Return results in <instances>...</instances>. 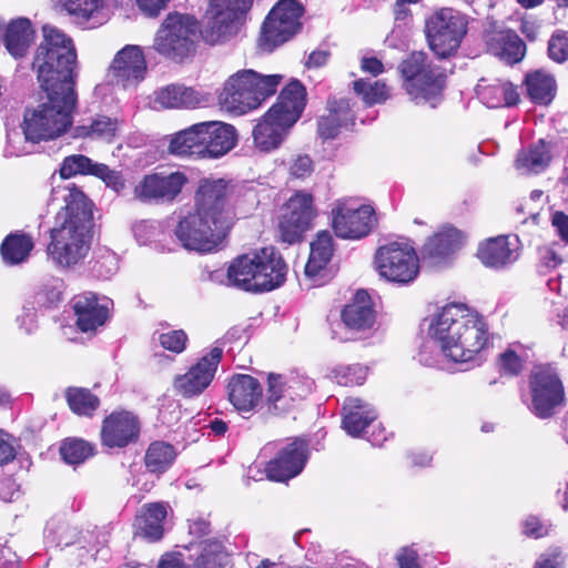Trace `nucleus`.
I'll return each mask as SVG.
<instances>
[{
    "instance_id": "obj_44",
    "label": "nucleus",
    "mask_w": 568,
    "mask_h": 568,
    "mask_svg": "<svg viewBox=\"0 0 568 568\" xmlns=\"http://www.w3.org/2000/svg\"><path fill=\"white\" fill-rule=\"evenodd\" d=\"M60 454L67 464L78 465L93 455V447L83 439L68 438L62 443Z\"/></svg>"
},
{
    "instance_id": "obj_43",
    "label": "nucleus",
    "mask_w": 568,
    "mask_h": 568,
    "mask_svg": "<svg viewBox=\"0 0 568 568\" xmlns=\"http://www.w3.org/2000/svg\"><path fill=\"white\" fill-rule=\"evenodd\" d=\"M67 400L73 413L85 416H90L99 405L98 397L83 388H69Z\"/></svg>"
},
{
    "instance_id": "obj_51",
    "label": "nucleus",
    "mask_w": 568,
    "mask_h": 568,
    "mask_svg": "<svg viewBox=\"0 0 568 568\" xmlns=\"http://www.w3.org/2000/svg\"><path fill=\"white\" fill-rule=\"evenodd\" d=\"M559 247L560 244L554 243L538 248V268L541 273L552 271L564 262Z\"/></svg>"
},
{
    "instance_id": "obj_33",
    "label": "nucleus",
    "mask_w": 568,
    "mask_h": 568,
    "mask_svg": "<svg viewBox=\"0 0 568 568\" xmlns=\"http://www.w3.org/2000/svg\"><path fill=\"white\" fill-rule=\"evenodd\" d=\"M0 38L8 52L19 59L27 54L34 39V30L31 22L26 18H19L7 26L0 24Z\"/></svg>"
},
{
    "instance_id": "obj_49",
    "label": "nucleus",
    "mask_w": 568,
    "mask_h": 568,
    "mask_svg": "<svg viewBox=\"0 0 568 568\" xmlns=\"http://www.w3.org/2000/svg\"><path fill=\"white\" fill-rule=\"evenodd\" d=\"M334 379L343 386L362 385L367 376V367L362 364L338 366L333 371Z\"/></svg>"
},
{
    "instance_id": "obj_53",
    "label": "nucleus",
    "mask_w": 568,
    "mask_h": 568,
    "mask_svg": "<svg viewBox=\"0 0 568 568\" xmlns=\"http://www.w3.org/2000/svg\"><path fill=\"white\" fill-rule=\"evenodd\" d=\"M187 336L182 329L162 333L159 336L161 346L168 351L180 354L185 349Z\"/></svg>"
},
{
    "instance_id": "obj_62",
    "label": "nucleus",
    "mask_w": 568,
    "mask_h": 568,
    "mask_svg": "<svg viewBox=\"0 0 568 568\" xmlns=\"http://www.w3.org/2000/svg\"><path fill=\"white\" fill-rule=\"evenodd\" d=\"M141 12L150 18L158 17L170 0H135Z\"/></svg>"
},
{
    "instance_id": "obj_63",
    "label": "nucleus",
    "mask_w": 568,
    "mask_h": 568,
    "mask_svg": "<svg viewBox=\"0 0 568 568\" xmlns=\"http://www.w3.org/2000/svg\"><path fill=\"white\" fill-rule=\"evenodd\" d=\"M551 224L560 239L568 244V215L557 211L551 215Z\"/></svg>"
},
{
    "instance_id": "obj_10",
    "label": "nucleus",
    "mask_w": 568,
    "mask_h": 568,
    "mask_svg": "<svg viewBox=\"0 0 568 568\" xmlns=\"http://www.w3.org/2000/svg\"><path fill=\"white\" fill-rule=\"evenodd\" d=\"M229 229V225L215 223L211 216L194 210L179 221L174 234L185 250L210 253L217 248Z\"/></svg>"
},
{
    "instance_id": "obj_32",
    "label": "nucleus",
    "mask_w": 568,
    "mask_h": 568,
    "mask_svg": "<svg viewBox=\"0 0 568 568\" xmlns=\"http://www.w3.org/2000/svg\"><path fill=\"white\" fill-rule=\"evenodd\" d=\"M463 233L453 226H445L427 240L423 255L434 264L440 263L462 247Z\"/></svg>"
},
{
    "instance_id": "obj_7",
    "label": "nucleus",
    "mask_w": 568,
    "mask_h": 568,
    "mask_svg": "<svg viewBox=\"0 0 568 568\" xmlns=\"http://www.w3.org/2000/svg\"><path fill=\"white\" fill-rule=\"evenodd\" d=\"M282 80L281 74H263L253 69L240 70L224 82L219 102L230 113L246 114L275 94Z\"/></svg>"
},
{
    "instance_id": "obj_38",
    "label": "nucleus",
    "mask_w": 568,
    "mask_h": 568,
    "mask_svg": "<svg viewBox=\"0 0 568 568\" xmlns=\"http://www.w3.org/2000/svg\"><path fill=\"white\" fill-rule=\"evenodd\" d=\"M333 255V237L328 231L320 232L316 240L311 243V253L305 265V274L315 276L329 262Z\"/></svg>"
},
{
    "instance_id": "obj_31",
    "label": "nucleus",
    "mask_w": 568,
    "mask_h": 568,
    "mask_svg": "<svg viewBox=\"0 0 568 568\" xmlns=\"http://www.w3.org/2000/svg\"><path fill=\"white\" fill-rule=\"evenodd\" d=\"M376 417V409L371 403L357 397L345 399L342 425L348 435L353 437L361 436Z\"/></svg>"
},
{
    "instance_id": "obj_17",
    "label": "nucleus",
    "mask_w": 568,
    "mask_h": 568,
    "mask_svg": "<svg viewBox=\"0 0 568 568\" xmlns=\"http://www.w3.org/2000/svg\"><path fill=\"white\" fill-rule=\"evenodd\" d=\"M232 185L224 179H204L195 195L194 210L211 216L215 223L231 226L233 213L227 206Z\"/></svg>"
},
{
    "instance_id": "obj_60",
    "label": "nucleus",
    "mask_w": 568,
    "mask_h": 568,
    "mask_svg": "<svg viewBox=\"0 0 568 568\" xmlns=\"http://www.w3.org/2000/svg\"><path fill=\"white\" fill-rule=\"evenodd\" d=\"M313 171V163L307 155H297L290 166V172L297 179H304Z\"/></svg>"
},
{
    "instance_id": "obj_5",
    "label": "nucleus",
    "mask_w": 568,
    "mask_h": 568,
    "mask_svg": "<svg viewBox=\"0 0 568 568\" xmlns=\"http://www.w3.org/2000/svg\"><path fill=\"white\" fill-rule=\"evenodd\" d=\"M305 106V89L298 81L290 82L280 93L277 102L258 121L253 139L261 151L280 146L287 131L300 119Z\"/></svg>"
},
{
    "instance_id": "obj_8",
    "label": "nucleus",
    "mask_w": 568,
    "mask_h": 568,
    "mask_svg": "<svg viewBox=\"0 0 568 568\" xmlns=\"http://www.w3.org/2000/svg\"><path fill=\"white\" fill-rule=\"evenodd\" d=\"M197 33L193 18L170 13L158 29L152 47L162 57L181 62L193 53Z\"/></svg>"
},
{
    "instance_id": "obj_57",
    "label": "nucleus",
    "mask_w": 568,
    "mask_h": 568,
    "mask_svg": "<svg viewBox=\"0 0 568 568\" xmlns=\"http://www.w3.org/2000/svg\"><path fill=\"white\" fill-rule=\"evenodd\" d=\"M342 126H346V124L337 120V118L326 114L320 119L317 131L322 139L328 140L336 138Z\"/></svg>"
},
{
    "instance_id": "obj_24",
    "label": "nucleus",
    "mask_w": 568,
    "mask_h": 568,
    "mask_svg": "<svg viewBox=\"0 0 568 568\" xmlns=\"http://www.w3.org/2000/svg\"><path fill=\"white\" fill-rule=\"evenodd\" d=\"M112 301L92 292L79 294L72 300L77 317L75 324L81 332H93L103 326L109 318Z\"/></svg>"
},
{
    "instance_id": "obj_58",
    "label": "nucleus",
    "mask_w": 568,
    "mask_h": 568,
    "mask_svg": "<svg viewBox=\"0 0 568 568\" xmlns=\"http://www.w3.org/2000/svg\"><path fill=\"white\" fill-rule=\"evenodd\" d=\"M327 114L337 118V120L346 125L353 121V113L347 99L329 100Z\"/></svg>"
},
{
    "instance_id": "obj_40",
    "label": "nucleus",
    "mask_w": 568,
    "mask_h": 568,
    "mask_svg": "<svg viewBox=\"0 0 568 568\" xmlns=\"http://www.w3.org/2000/svg\"><path fill=\"white\" fill-rule=\"evenodd\" d=\"M529 98L538 104H548L552 101L556 91V81L551 74L536 71L526 78Z\"/></svg>"
},
{
    "instance_id": "obj_1",
    "label": "nucleus",
    "mask_w": 568,
    "mask_h": 568,
    "mask_svg": "<svg viewBox=\"0 0 568 568\" xmlns=\"http://www.w3.org/2000/svg\"><path fill=\"white\" fill-rule=\"evenodd\" d=\"M44 40L37 49L33 69L45 98L32 110H27L23 133L31 142L53 140L72 124L77 105L73 89L77 77V52L73 41L53 26L43 27Z\"/></svg>"
},
{
    "instance_id": "obj_59",
    "label": "nucleus",
    "mask_w": 568,
    "mask_h": 568,
    "mask_svg": "<svg viewBox=\"0 0 568 568\" xmlns=\"http://www.w3.org/2000/svg\"><path fill=\"white\" fill-rule=\"evenodd\" d=\"M16 457L14 439L0 429V465L7 464Z\"/></svg>"
},
{
    "instance_id": "obj_30",
    "label": "nucleus",
    "mask_w": 568,
    "mask_h": 568,
    "mask_svg": "<svg viewBox=\"0 0 568 568\" xmlns=\"http://www.w3.org/2000/svg\"><path fill=\"white\" fill-rule=\"evenodd\" d=\"M58 4L82 29H94L106 21L104 0H58Z\"/></svg>"
},
{
    "instance_id": "obj_52",
    "label": "nucleus",
    "mask_w": 568,
    "mask_h": 568,
    "mask_svg": "<svg viewBox=\"0 0 568 568\" xmlns=\"http://www.w3.org/2000/svg\"><path fill=\"white\" fill-rule=\"evenodd\" d=\"M94 169L93 176L101 179L108 187L115 192H120L124 187V179L120 172L111 170L103 163H98Z\"/></svg>"
},
{
    "instance_id": "obj_56",
    "label": "nucleus",
    "mask_w": 568,
    "mask_h": 568,
    "mask_svg": "<svg viewBox=\"0 0 568 568\" xmlns=\"http://www.w3.org/2000/svg\"><path fill=\"white\" fill-rule=\"evenodd\" d=\"M498 365L500 372L508 376H515L519 374L523 368V362L520 357L511 349H507L499 355Z\"/></svg>"
},
{
    "instance_id": "obj_42",
    "label": "nucleus",
    "mask_w": 568,
    "mask_h": 568,
    "mask_svg": "<svg viewBox=\"0 0 568 568\" xmlns=\"http://www.w3.org/2000/svg\"><path fill=\"white\" fill-rule=\"evenodd\" d=\"M116 131V122L108 116H99L90 125H81L75 129L79 138L102 139L110 141Z\"/></svg>"
},
{
    "instance_id": "obj_45",
    "label": "nucleus",
    "mask_w": 568,
    "mask_h": 568,
    "mask_svg": "<svg viewBox=\"0 0 568 568\" xmlns=\"http://www.w3.org/2000/svg\"><path fill=\"white\" fill-rule=\"evenodd\" d=\"M354 91L361 95L366 105L382 103L388 98V89L385 83L359 79L354 82Z\"/></svg>"
},
{
    "instance_id": "obj_35",
    "label": "nucleus",
    "mask_w": 568,
    "mask_h": 568,
    "mask_svg": "<svg viewBox=\"0 0 568 568\" xmlns=\"http://www.w3.org/2000/svg\"><path fill=\"white\" fill-rule=\"evenodd\" d=\"M551 160V143L544 139L531 144L526 151L518 154L516 169L521 174L539 173L544 171Z\"/></svg>"
},
{
    "instance_id": "obj_20",
    "label": "nucleus",
    "mask_w": 568,
    "mask_h": 568,
    "mask_svg": "<svg viewBox=\"0 0 568 568\" xmlns=\"http://www.w3.org/2000/svg\"><path fill=\"white\" fill-rule=\"evenodd\" d=\"M341 321L349 335H342L336 329L333 331V338L341 342L357 338V336L368 333L373 329L376 313L371 303V298L365 291H358L354 301L347 304L342 313Z\"/></svg>"
},
{
    "instance_id": "obj_54",
    "label": "nucleus",
    "mask_w": 568,
    "mask_h": 568,
    "mask_svg": "<svg viewBox=\"0 0 568 568\" xmlns=\"http://www.w3.org/2000/svg\"><path fill=\"white\" fill-rule=\"evenodd\" d=\"M523 534L527 537L539 539L550 535L551 525L542 523L536 516H528L521 524Z\"/></svg>"
},
{
    "instance_id": "obj_27",
    "label": "nucleus",
    "mask_w": 568,
    "mask_h": 568,
    "mask_svg": "<svg viewBox=\"0 0 568 568\" xmlns=\"http://www.w3.org/2000/svg\"><path fill=\"white\" fill-rule=\"evenodd\" d=\"M477 257L489 268L503 270L519 257V239L499 235L485 240L478 245Z\"/></svg>"
},
{
    "instance_id": "obj_50",
    "label": "nucleus",
    "mask_w": 568,
    "mask_h": 568,
    "mask_svg": "<svg viewBox=\"0 0 568 568\" xmlns=\"http://www.w3.org/2000/svg\"><path fill=\"white\" fill-rule=\"evenodd\" d=\"M548 57L562 63L568 60V32L564 30L555 31L548 41Z\"/></svg>"
},
{
    "instance_id": "obj_55",
    "label": "nucleus",
    "mask_w": 568,
    "mask_h": 568,
    "mask_svg": "<svg viewBox=\"0 0 568 568\" xmlns=\"http://www.w3.org/2000/svg\"><path fill=\"white\" fill-rule=\"evenodd\" d=\"M395 560L398 568H422L419 550L415 545L400 547L395 555Z\"/></svg>"
},
{
    "instance_id": "obj_21",
    "label": "nucleus",
    "mask_w": 568,
    "mask_h": 568,
    "mask_svg": "<svg viewBox=\"0 0 568 568\" xmlns=\"http://www.w3.org/2000/svg\"><path fill=\"white\" fill-rule=\"evenodd\" d=\"M146 73V61L138 45H126L120 50L109 70L112 82L123 89L136 87Z\"/></svg>"
},
{
    "instance_id": "obj_26",
    "label": "nucleus",
    "mask_w": 568,
    "mask_h": 568,
    "mask_svg": "<svg viewBox=\"0 0 568 568\" xmlns=\"http://www.w3.org/2000/svg\"><path fill=\"white\" fill-rule=\"evenodd\" d=\"M140 423L130 412H113L103 420L102 444L110 448H122L138 439Z\"/></svg>"
},
{
    "instance_id": "obj_9",
    "label": "nucleus",
    "mask_w": 568,
    "mask_h": 568,
    "mask_svg": "<svg viewBox=\"0 0 568 568\" xmlns=\"http://www.w3.org/2000/svg\"><path fill=\"white\" fill-rule=\"evenodd\" d=\"M406 92L416 103L436 106L444 88V75L427 62L423 52H413L400 64Z\"/></svg>"
},
{
    "instance_id": "obj_3",
    "label": "nucleus",
    "mask_w": 568,
    "mask_h": 568,
    "mask_svg": "<svg viewBox=\"0 0 568 568\" xmlns=\"http://www.w3.org/2000/svg\"><path fill=\"white\" fill-rule=\"evenodd\" d=\"M427 322L429 343L454 363L474 361L488 342L484 317L463 304L446 305Z\"/></svg>"
},
{
    "instance_id": "obj_6",
    "label": "nucleus",
    "mask_w": 568,
    "mask_h": 568,
    "mask_svg": "<svg viewBox=\"0 0 568 568\" xmlns=\"http://www.w3.org/2000/svg\"><path fill=\"white\" fill-rule=\"evenodd\" d=\"M236 138L235 128L231 124L200 122L171 135L168 150L180 156L216 159L235 146Z\"/></svg>"
},
{
    "instance_id": "obj_47",
    "label": "nucleus",
    "mask_w": 568,
    "mask_h": 568,
    "mask_svg": "<svg viewBox=\"0 0 568 568\" xmlns=\"http://www.w3.org/2000/svg\"><path fill=\"white\" fill-rule=\"evenodd\" d=\"M568 552L565 547L552 544L536 558L532 568H566Z\"/></svg>"
},
{
    "instance_id": "obj_37",
    "label": "nucleus",
    "mask_w": 568,
    "mask_h": 568,
    "mask_svg": "<svg viewBox=\"0 0 568 568\" xmlns=\"http://www.w3.org/2000/svg\"><path fill=\"white\" fill-rule=\"evenodd\" d=\"M34 247L33 239L24 233H11L2 242L0 253L7 265H18L28 260Z\"/></svg>"
},
{
    "instance_id": "obj_48",
    "label": "nucleus",
    "mask_w": 568,
    "mask_h": 568,
    "mask_svg": "<svg viewBox=\"0 0 568 568\" xmlns=\"http://www.w3.org/2000/svg\"><path fill=\"white\" fill-rule=\"evenodd\" d=\"M201 552L195 559V565L201 568H217L224 562L222 545L219 541L205 540L201 545Z\"/></svg>"
},
{
    "instance_id": "obj_23",
    "label": "nucleus",
    "mask_w": 568,
    "mask_h": 568,
    "mask_svg": "<svg viewBox=\"0 0 568 568\" xmlns=\"http://www.w3.org/2000/svg\"><path fill=\"white\" fill-rule=\"evenodd\" d=\"M186 178L181 172L145 175L134 187V196L141 202L172 201L182 190Z\"/></svg>"
},
{
    "instance_id": "obj_18",
    "label": "nucleus",
    "mask_w": 568,
    "mask_h": 568,
    "mask_svg": "<svg viewBox=\"0 0 568 568\" xmlns=\"http://www.w3.org/2000/svg\"><path fill=\"white\" fill-rule=\"evenodd\" d=\"M314 216L313 196L305 192L296 193L286 202L280 216L281 239L290 244L297 242Z\"/></svg>"
},
{
    "instance_id": "obj_61",
    "label": "nucleus",
    "mask_w": 568,
    "mask_h": 568,
    "mask_svg": "<svg viewBox=\"0 0 568 568\" xmlns=\"http://www.w3.org/2000/svg\"><path fill=\"white\" fill-rule=\"evenodd\" d=\"M132 231L140 244H146L154 236L155 226L151 221H139L133 225Z\"/></svg>"
},
{
    "instance_id": "obj_39",
    "label": "nucleus",
    "mask_w": 568,
    "mask_h": 568,
    "mask_svg": "<svg viewBox=\"0 0 568 568\" xmlns=\"http://www.w3.org/2000/svg\"><path fill=\"white\" fill-rule=\"evenodd\" d=\"M479 94L488 108L511 106L519 101L517 88L507 81L497 80L487 87L479 85Z\"/></svg>"
},
{
    "instance_id": "obj_12",
    "label": "nucleus",
    "mask_w": 568,
    "mask_h": 568,
    "mask_svg": "<svg viewBox=\"0 0 568 568\" xmlns=\"http://www.w3.org/2000/svg\"><path fill=\"white\" fill-rule=\"evenodd\" d=\"M331 217L335 235L352 241L366 237L377 223L374 209L353 199L337 200L333 204Z\"/></svg>"
},
{
    "instance_id": "obj_22",
    "label": "nucleus",
    "mask_w": 568,
    "mask_h": 568,
    "mask_svg": "<svg viewBox=\"0 0 568 568\" xmlns=\"http://www.w3.org/2000/svg\"><path fill=\"white\" fill-rule=\"evenodd\" d=\"M307 459V443L295 439L283 447L277 456L267 463V478L273 481H287L302 473Z\"/></svg>"
},
{
    "instance_id": "obj_46",
    "label": "nucleus",
    "mask_w": 568,
    "mask_h": 568,
    "mask_svg": "<svg viewBox=\"0 0 568 568\" xmlns=\"http://www.w3.org/2000/svg\"><path fill=\"white\" fill-rule=\"evenodd\" d=\"M94 166H98V162H93L90 158L82 154H72L64 158L60 168V178L70 179L78 174L93 175Z\"/></svg>"
},
{
    "instance_id": "obj_41",
    "label": "nucleus",
    "mask_w": 568,
    "mask_h": 568,
    "mask_svg": "<svg viewBox=\"0 0 568 568\" xmlns=\"http://www.w3.org/2000/svg\"><path fill=\"white\" fill-rule=\"evenodd\" d=\"M174 447L164 442L152 443L145 454V466L152 473L165 471L175 459Z\"/></svg>"
},
{
    "instance_id": "obj_11",
    "label": "nucleus",
    "mask_w": 568,
    "mask_h": 568,
    "mask_svg": "<svg viewBox=\"0 0 568 568\" xmlns=\"http://www.w3.org/2000/svg\"><path fill=\"white\" fill-rule=\"evenodd\" d=\"M467 32V19L449 8H443L427 18L425 33L430 50L439 58L453 55Z\"/></svg>"
},
{
    "instance_id": "obj_36",
    "label": "nucleus",
    "mask_w": 568,
    "mask_h": 568,
    "mask_svg": "<svg viewBox=\"0 0 568 568\" xmlns=\"http://www.w3.org/2000/svg\"><path fill=\"white\" fill-rule=\"evenodd\" d=\"M165 517L166 508L163 504L145 505L135 520L139 534L151 541L159 540L163 535L162 524Z\"/></svg>"
},
{
    "instance_id": "obj_15",
    "label": "nucleus",
    "mask_w": 568,
    "mask_h": 568,
    "mask_svg": "<svg viewBox=\"0 0 568 568\" xmlns=\"http://www.w3.org/2000/svg\"><path fill=\"white\" fill-rule=\"evenodd\" d=\"M529 390L528 408L538 418H550L565 405L564 385L551 367H538L531 373Z\"/></svg>"
},
{
    "instance_id": "obj_13",
    "label": "nucleus",
    "mask_w": 568,
    "mask_h": 568,
    "mask_svg": "<svg viewBox=\"0 0 568 568\" xmlns=\"http://www.w3.org/2000/svg\"><path fill=\"white\" fill-rule=\"evenodd\" d=\"M303 13L304 8L297 0H280L264 21L260 47L272 51L292 39L302 28Z\"/></svg>"
},
{
    "instance_id": "obj_2",
    "label": "nucleus",
    "mask_w": 568,
    "mask_h": 568,
    "mask_svg": "<svg viewBox=\"0 0 568 568\" xmlns=\"http://www.w3.org/2000/svg\"><path fill=\"white\" fill-rule=\"evenodd\" d=\"M53 196H60L65 205L57 213L50 231L47 252L60 267H71L87 256L92 237V203L74 184L55 186Z\"/></svg>"
},
{
    "instance_id": "obj_64",
    "label": "nucleus",
    "mask_w": 568,
    "mask_h": 568,
    "mask_svg": "<svg viewBox=\"0 0 568 568\" xmlns=\"http://www.w3.org/2000/svg\"><path fill=\"white\" fill-rule=\"evenodd\" d=\"M417 2L418 0H395L393 10L395 20L406 22L410 17L409 6Z\"/></svg>"
},
{
    "instance_id": "obj_19",
    "label": "nucleus",
    "mask_w": 568,
    "mask_h": 568,
    "mask_svg": "<svg viewBox=\"0 0 568 568\" xmlns=\"http://www.w3.org/2000/svg\"><path fill=\"white\" fill-rule=\"evenodd\" d=\"M222 355L223 349L221 347H213L192 365L186 373L174 378L175 390L184 397L200 395L212 383Z\"/></svg>"
},
{
    "instance_id": "obj_14",
    "label": "nucleus",
    "mask_w": 568,
    "mask_h": 568,
    "mask_svg": "<svg viewBox=\"0 0 568 568\" xmlns=\"http://www.w3.org/2000/svg\"><path fill=\"white\" fill-rule=\"evenodd\" d=\"M375 263L382 277L398 284L413 282L419 273L416 252L406 242H390L381 246L375 254Z\"/></svg>"
},
{
    "instance_id": "obj_25",
    "label": "nucleus",
    "mask_w": 568,
    "mask_h": 568,
    "mask_svg": "<svg viewBox=\"0 0 568 568\" xmlns=\"http://www.w3.org/2000/svg\"><path fill=\"white\" fill-rule=\"evenodd\" d=\"M210 101V93L183 84L165 85L151 97L154 109H195L207 105Z\"/></svg>"
},
{
    "instance_id": "obj_28",
    "label": "nucleus",
    "mask_w": 568,
    "mask_h": 568,
    "mask_svg": "<svg viewBox=\"0 0 568 568\" xmlns=\"http://www.w3.org/2000/svg\"><path fill=\"white\" fill-rule=\"evenodd\" d=\"M263 389L251 375L237 374L227 384V396L233 407L245 418L261 408Z\"/></svg>"
},
{
    "instance_id": "obj_4",
    "label": "nucleus",
    "mask_w": 568,
    "mask_h": 568,
    "mask_svg": "<svg viewBox=\"0 0 568 568\" xmlns=\"http://www.w3.org/2000/svg\"><path fill=\"white\" fill-rule=\"evenodd\" d=\"M287 265L274 247L235 258L227 268V285L246 292H268L286 278Z\"/></svg>"
},
{
    "instance_id": "obj_34",
    "label": "nucleus",
    "mask_w": 568,
    "mask_h": 568,
    "mask_svg": "<svg viewBox=\"0 0 568 568\" xmlns=\"http://www.w3.org/2000/svg\"><path fill=\"white\" fill-rule=\"evenodd\" d=\"M490 54L507 64H514L525 57L526 45L517 33L510 30L493 33L487 42Z\"/></svg>"
},
{
    "instance_id": "obj_29",
    "label": "nucleus",
    "mask_w": 568,
    "mask_h": 568,
    "mask_svg": "<svg viewBox=\"0 0 568 568\" xmlns=\"http://www.w3.org/2000/svg\"><path fill=\"white\" fill-rule=\"evenodd\" d=\"M297 381L287 382L281 375L270 374L267 378V394L260 409L272 416H280L288 413L295 403L303 397L296 392Z\"/></svg>"
},
{
    "instance_id": "obj_16",
    "label": "nucleus",
    "mask_w": 568,
    "mask_h": 568,
    "mask_svg": "<svg viewBox=\"0 0 568 568\" xmlns=\"http://www.w3.org/2000/svg\"><path fill=\"white\" fill-rule=\"evenodd\" d=\"M253 0H211L206 12L205 39L211 43L234 34L237 21L251 8Z\"/></svg>"
}]
</instances>
